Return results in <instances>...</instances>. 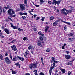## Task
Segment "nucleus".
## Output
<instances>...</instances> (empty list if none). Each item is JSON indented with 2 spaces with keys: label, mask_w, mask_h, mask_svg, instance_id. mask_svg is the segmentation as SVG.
Listing matches in <instances>:
<instances>
[{
  "label": "nucleus",
  "mask_w": 75,
  "mask_h": 75,
  "mask_svg": "<svg viewBox=\"0 0 75 75\" xmlns=\"http://www.w3.org/2000/svg\"><path fill=\"white\" fill-rule=\"evenodd\" d=\"M5 61L6 64H11V61L10 60H9V59L8 57H6V58H5Z\"/></svg>",
  "instance_id": "nucleus-5"
},
{
  "label": "nucleus",
  "mask_w": 75,
  "mask_h": 75,
  "mask_svg": "<svg viewBox=\"0 0 75 75\" xmlns=\"http://www.w3.org/2000/svg\"><path fill=\"white\" fill-rule=\"evenodd\" d=\"M12 74H17V72L15 71H14L13 70L12 71Z\"/></svg>",
  "instance_id": "nucleus-26"
},
{
  "label": "nucleus",
  "mask_w": 75,
  "mask_h": 75,
  "mask_svg": "<svg viewBox=\"0 0 75 75\" xmlns=\"http://www.w3.org/2000/svg\"><path fill=\"white\" fill-rule=\"evenodd\" d=\"M39 75H44V74L42 72H41L40 73Z\"/></svg>",
  "instance_id": "nucleus-38"
},
{
  "label": "nucleus",
  "mask_w": 75,
  "mask_h": 75,
  "mask_svg": "<svg viewBox=\"0 0 75 75\" xmlns=\"http://www.w3.org/2000/svg\"><path fill=\"white\" fill-rule=\"evenodd\" d=\"M44 19H45V17H42V21H44Z\"/></svg>",
  "instance_id": "nucleus-32"
},
{
  "label": "nucleus",
  "mask_w": 75,
  "mask_h": 75,
  "mask_svg": "<svg viewBox=\"0 0 75 75\" xmlns=\"http://www.w3.org/2000/svg\"><path fill=\"white\" fill-rule=\"evenodd\" d=\"M55 4H57V5H59L60 4V1H58L55 0Z\"/></svg>",
  "instance_id": "nucleus-23"
},
{
  "label": "nucleus",
  "mask_w": 75,
  "mask_h": 75,
  "mask_svg": "<svg viewBox=\"0 0 75 75\" xmlns=\"http://www.w3.org/2000/svg\"><path fill=\"white\" fill-rule=\"evenodd\" d=\"M40 4H42V3H44L45 1H43V0H40Z\"/></svg>",
  "instance_id": "nucleus-31"
},
{
  "label": "nucleus",
  "mask_w": 75,
  "mask_h": 75,
  "mask_svg": "<svg viewBox=\"0 0 75 75\" xmlns=\"http://www.w3.org/2000/svg\"><path fill=\"white\" fill-rule=\"evenodd\" d=\"M69 36H73V35H74V33H70V34H69Z\"/></svg>",
  "instance_id": "nucleus-37"
},
{
  "label": "nucleus",
  "mask_w": 75,
  "mask_h": 75,
  "mask_svg": "<svg viewBox=\"0 0 75 75\" xmlns=\"http://www.w3.org/2000/svg\"><path fill=\"white\" fill-rule=\"evenodd\" d=\"M50 19L51 20H53L54 19V17L52 16L50 18Z\"/></svg>",
  "instance_id": "nucleus-40"
},
{
  "label": "nucleus",
  "mask_w": 75,
  "mask_h": 75,
  "mask_svg": "<svg viewBox=\"0 0 75 75\" xmlns=\"http://www.w3.org/2000/svg\"><path fill=\"white\" fill-rule=\"evenodd\" d=\"M52 3V2L51 1H48V4H51Z\"/></svg>",
  "instance_id": "nucleus-49"
},
{
  "label": "nucleus",
  "mask_w": 75,
  "mask_h": 75,
  "mask_svg": "<svg viewBox=\"0 0 75 75\" xmlns=\"http://www.w3.org/2000/svg\"><path fill=\"white\" fill-rule=\"evenodd\" d=\"M38 34L39 35H42V36H44V34H43L41 33V31H40L38 32Z\"/></svg>",
  "instance_id": "nucleus-14"
},
{
  "label": "nucleus",
  "mask_w": 75,
  "mask_h": 75,
  "mask_svg": "<svg viewBox=\"0 0 75 75\" xmlns=\"http://www.w3.org/2000/svg\"><path fill=\"white\" fill-rule=\"evenodd\" d=\"M35 6L36 7H38L39 6H40V5H37L36 4H34Z\"/></svg>",
  "instance_id": "nucleus-42"
},
{
  "label": "nucleus",
  "mask_w": 75,
  "mask_h": 75,
  "mask_svg": "<svg viewBox=\"0 0 75 75\" xmlns=\"http://www.w3.org/2000/svg\"><path fill=\"white\" fill-rule=\"evenodd\" d=\"M37 45L38 46H40V45H41V41H38L37 42Z\"/></svg>",
  "instance_id": "nucleus-16"
},
{
  "label": "nucleus",
  "mask_w": 75,
  "mask_h": 75,
  "mask_svg": "<svg viewBox=\"0 0 75 75\" xmlns=\"http://www.w3.org/2000/svg\"><path fill=\"white\" fill-rule=\"evenodd\" d=\"M68 75H71V72L69 71L68 73Z\"/></svg>",
  "instance_id": "nucleus-59"
},
{
  "label": "nucleus",
  "mask_w": 75,
  "mask_h": 75,
  "mask_svg": "<svg viewBox=\"0 0 75 75\" xmlns=\"http://www.w3.org/2000/svg\"><path fill=\"white\" fill-rule=\"evenodd\" d=\"M60 70L62 73H63V74H65V70L64 69H61Z\"/></svg>",
  "instance_id": "nucleus-17"
},
{
  "label": "nucleus",
  "mask_w": 75,
  "mask_h": 75,
  "mask_svg": "<svg viewBox=\"0 0 75 75\" xmlns=\"http://www.w3.org/2000/svg\"><path fill=\"white\" fill-rule=\"evenodd\" d=\"M26 15V16H27V13H23V15Z\"/></svg>",
  "instance_id": "nucleus-52"
},
{
  "label": "nucleus",
  "mask_w": 75,
  "mask_h": 75,
  "mask_svg": "<svg viewBox=\"0 0 75 75\" xmlns=\"http://www.w3.org/2000/svg\"><path fill=\"white\" fill-rule=\"evenodd\" d=\"M20 7L21 8V11H23L24 10H25V5L24 4H20Z\"/></svg>",
  "instance_id": "nucleus-4"
},
{
  "label": "nucleus",
  "mask_w": 75,
  "mask_h": 75,
  "mask_svg": "<svg viewBox=\"0 0 75 75\" xmlns=\"http://www.w3.org/2000/svg\"><path fill=\"white\" fill-rule=\"evenodd\" d=\"M11 48L12 50L14 51H17V48L15 45H13L11 46Z\"/></svg>",
  "instance_id": "nucleus-7"
},
{
  "label": "nucleus",
  "mask_w": 75,
  "mask_h": 75,
  "mask_svg": "<svg viewBox=\"0 0 75 75\" xmlns=\"http://www.w3.org/2000/svg\"><path fill=\"white\" fill-rule=\"evenodd\" d=\"M9 56H10V58H11V60H12L13 57H12V56L11 55V54H10Z\"/></svg>",
  "instance_id": "nucleus-43"
},
{
  "label": "nucleus",
  "mask_w": 75,
  "mask_h": 75,
  "mask_svg": "<svg viewBox=\"0 0 75 75\" xmlns=\"http://www.w3.org/2000/svg\"><path fill=\"white\" fill-rule=\"evenodd\" d=\"M4 8L7 10L8 9H10V8H11V7L10 6V5H7V7L5 6L4 7Z\"/></svg>",
  "instance_id": "nucleus-8"
},
{
  "label": "nucleus",
  "mask_w": 75,
  "mask_h": 75,
  "mask_svg": "<svg viewBox=\"0 0 75 75\" xmlns=\"http://www.w3.org/2000/svg\"><path fill=\"white\" fill-rule=\"evenodd\" d=\"M28 12H29V13H30V14H31V15H33V14L31 13V11H28Z\"/></svg>",
  "instance_id": "nucleus-45"
},
{
  "label": "nucleus",
  "mask_w": 75,
  "mask_h": 75,
  "mask_svg": "<svg viewBox=\"0 0 75 75\" xmlns=\"http://www.w3.org/2000/svg\"><path fill=\"white\" fill-rule=\"evenodd\" d=\"M16 41V39H15L14 40H13L12 42L11 43H14V42H15Z\"/></svg>",
  "instance_id": "nucleus-48"
},
{
  "label": "nucleus",
  "mask_w": 75,
  "mask_h": 75,
  "mask_svg": "<svg viewBox=\"0 0 75 75\" xmlns=\"http://www.w3.org/2000/svg\"><path fill=\"white\" fill-rule=\"evenodd\" d=\"M55 4V0H54L53 1V2L52 3V4L54 5Z\"/></svg>",
  "instance_id": "nucleus-30"
},
{
  "label": "nucleus",
  "mask_w": 75,
  "mask_h": 75,
  "mask_svg": "<svg viewBox=\"0 0 75 75\" xmlns=\"http://www.w3.org/2000/svg\"><path fill=\"white\" fill-rule=\"evenodd\" d=\"M11 25V27H13L14 26V25H13V23H10Z\"/></svg>",
  "instance_id": "nucleus-46"
},
{
  "label": "nucleus",
  "mask_w": 75,
  "mask_h": 75,
  "mask_svg": "<svg viewBox=\"0 0 75 75\" xmlns=\"http://www.w3.org/2000/svg\"><path fill=\"white\" fill-rule=\"evenodd\" d=\"M24 2L25 3H27V0H24Z\"/></svg>",
  "instance_id": "nucleus-57"
},
{
  "label": "nucleus",
  "mask_w": 75,
  "mask_h": 75,
  "mask_svg": "<svg viewBox=\"0 0 75 75\" xmlns=\"http://www.w3.org/2000/svg\"><path fill=\"white\" fill-rule=\"evenodd\" d=\"M25 75H30V73H25Z\"/></svg>",
  "instance_id": "nucleus-55"
},
{
  "label": "nucleus",
  "mask_w": 75,
  "mask_h": 75,
  "mask_svg": "<svg viewBox=\"0 0 75 75\" xmlns=\"http://www.w3.org/2000/svg\"><path fill=\"white\" fill-rule=\"evenodd\" d=\"M61 21H62V22H63V23H65V24H67L68 25H71L70 23L66 22L65 21H63L62 20H61Z\"/></svg>",
  "instance_id": "nucleus-13"
},
{
  "label": "nucleus",
  "mask_w": 75,
  "mask_h": 75,
  "mask_svg": "<svg viewBox=\"0 0 75 75\" xmlns=\"http://www.w3.org/2000/svg\"><path fill=\"white\" fill-rule=\"evenodd\" d=\"M4 30L5 31L6 34H9L10 32H9V30H8L7 28H4Z\"/></svg>",
  "instance_id": "nucleus-10"
},
{
  "label": "nucleus",
  "mask_w": 75,
  "mask_h": 75,
  "mask_svg": "<svg viewBox=\"0 0 75 75\" xmlns=\"http://www.w3.org/2000/svg\"><path fill=\"white\" fill-rule=\"evenodd\" d=\"M16 16V15H11V17H15Z\"/></svg>",
  "instance_id": "nucleus-44"
},
{
  "label": "nucleus",
  "mask_w": 75,
  "mask_h": 75,
  "mask_svg": "<svg viewBox=\"0 0 75 75\" xmlns=\"http://www.w3.org/2000/svg\"><path fill=\"white\" fill-rule=\"evenodd\" d=\"M17 57L19 59L21 60L22 61H23L24 60V58L18 56H17Z\"/></svg>",
  "instance_id": "nucleus-12"
},
{
  "label": "nucleus",
  "mask_w": 75,
  "mask_h": 75,
  "mask_svg": "<svg viewBox=\"0 0 75 75\" xmlns=\"http://www.w3.org/2000/svg\"><path fill=\"white\" fill-rule=\"evenodd\" d=\"M60 20H61V19H59V18L58 19V20L57 21H56L58 23V22H59V21H60Z\"/></svg>",
  "instance_id": "nucleus-28"
},
{
  "label": "nucleus",
  "mask_w": 75,
  "mask_h": 75,
  "mask_svg": "<svg viewBox=\"0 0 75 75\" xmlns=\"http://www.w3.org/2000/svg\"><path fill=\"white\" fill-rule=\"evenodd\" d=\"M19 62H17V63H16L15 64V65H18L19 64Z\"/></svg>",
  "instance_id": "nucleus-53"
},
{
  "label": "nucleus",
  "mask_w": 75,
  "mask_h": 75,
  "mask_svg": "<svg viewBox=\"0 0 75 75\" xmlns=\"http://www.w3.org/2000/svg\"><path fill=\"white\" fill-rule=\"evenodd\" d=\"M64 29L65 31H67V26L66 25L65 26V27H64Z\"/></svg>",
  "instance_id": "nucleus-36"
},
{
  "label": "nucleus",
  "mask_w": 75,
  "mask_h": 75,
  "mask_svg": "<svg viewBox=\"0 0 75 75\" xmlns=\"http://www.w3.org/2000/svg\"><path fill=\"white\" fill-rule=\"evenodd\" d=\"M49 28V27L48 26H46V28L45 29V32L47 33V31H48V29Z\"/></svg>",
  "instance_id": "nucleus-15"
},
{
  "label": "nucleus",
  "mask_w": 75,
  "mask_h": 75,
  "mask_svg": "<svg viewBox=\"0 0 75 75\" xmlns=\"http://www.w3.org/2000/svg\"><path fill=\"white\" fill-rule=\"evenodd\" d=\"M52 65L53 66V67H55V62H54L52 64Z\"/></svg>",
  "instance_id": "nucleus-41"
},
{
  "label": "nucleus",
  "mask_w": 75,
  "mask_h": 75,
  "mask_svg": "<svg viewBox=\"0 0 75 75\" xmlns=\"http://www.w3.org/2000/svg\"><path fill=\"white\" fill-rule=\"evenodd\" d=\"M46 52H50V49L49 48H48L46 50Z\"/></svg>",
  "instance_id": "nucleus-27"
},
{
  "label": "nucleus",
  "mask_w": 75,
  "mask_h": 75,
  "mask_svg": "<svg viewBox=\"0 0 75 75\" xmlns=\"http://www.w3.org/2000/svg\"><path fill=\"white\" fill-rule=\"evenodd\" d=\"M65 58H66L67 59H70L71 58V56L69 54L66 55H65Z\"/></svg>",
  "instance_id": "nucleus-9"
},
{
  "label": "nucleus",
  "mask_w": 75,
  "mask_h": 75,
  "mask_svg": "<svg viewBox=\"0 0 75 75\" xmlns=\"http://www.w3.org/2000/svg\"><path fill=\"white\" fill-rule=\"evenodd\" d=\"M33 72H35V75H38V74H37V70L33 71Z\"/></svg>",
  "instance_id": "nucleus-25"
},
{
  "label": "nucleus",
  "mask_w": 75,
  "mask_h": 75,
  "mask_svg": "<svg viewBox=\"0 0 75 75\" xmlns=\"http://www.w3.org/2000/svg\"><path fill=\"white\" fill-rule=\"evenodd\" d=\"M70 8L71 10H73L74 9V6H70Z\"/></svg>",
  "instance_id": "nucleus-35"
},
{
  "label": "nucleus",
  "mask_w": 75,
  "mask_h": 75,
  "mask_svg": "<svg viewBox=\"0 0 75 75\" xmlns=\"http://www.w3.org/2000/svg\"><path fill=\"white\" fill-rule=\"evenodd\" d=\"M67 65H72V62H69L67 64Z\"/></svg>",
  "instance_id": "nucleus-19"
},
{
  "label": "nucleus",
  "mask_w": 75,
  "mask_h": 75,
  "mask_svg": "<svg viewBox=\"0 0 75 75\" xmlns=\"http://www.w3.org/2000/svg\"><path fill=\"white\" fill-rule=\"evenodd\" d=\"M58 23L55 21L53 23L52 25L53 26H56L58 25Z\"/></svg>",
  "instance_id": "nucleus-11"
},
{
  "label": "nucleus",
  "mask_w": 75,
  "mask_h": 75,
  "mask_svg": "<svg viewBox=\"0 0 75 75\" xmlns=\"http://www.w3.org/2000/svg\"><path fill=\"white\" fill-rule=\"evenodd\" d=\"M2 7H1V6H0V10L1 11H3L2 10Z\"/></svg>",
  "instance_id": "nucleus-60"
},
{
  "label": "nucleus",
  "mask_w": 75,
  "mask_h": 75,
  "mask_svg": "<svg viewBox=\"0 0 75 75\" xmlns=\"http://www.w3.org/2000/svg\"><path fill=\"white\" fill-rule=\"evenodd\" d=\"M61 12L62 13H63L65 15H67V14H69V13H71L72 12V10H67L66 9L64 8L61 10Z\"/></svg>",
  "instance_id": "nucleus-1"
},
{
  "label": "nucleus",
  "mask_w": 75,
  "mask_h": 75,
  "mask_svg": "<svg viewBox=\"0 0 75 75\" xmlns=\"http://www.w3.org/2000/svg\"><path fill=\"white\" fill-rule=\"evenodd\" d=\"M0 59H1V60L3 61V56L1 54H0Z\"/></svg>",
  "instance_id": "nucleus-20"
},
{
  "label": "nucleus",
  "mask_w": 75,
  "mask_h": 75,
  "mask_svg": "<svg viewBox=\"0 0 75 75\" xmlns=\"http://www.w3.org/2000/svg\"><path fill=\"white\" fill-rule=\"evenodd\" d=\"M52 60H53V61H55V58H54V57H52Z\"/></svg>",
  "instance_id": "nucleus-50"
},
{
  "label": "nucleus",
  "mask_w": 75,
  "mask_h": 75,
  "mask_svg": "<svg viewBox=\"0 0 75 75\" xmlns=\"http://www.w3.org/2000/svg\"><path fill=\"white\" fill-rule=\"evenodd\" d=\"M25 54L27 55H29V51H28V50H26L25 52Z\"/></svg>",
  "instance_id": "nucleus-18"
},
{
  "label": "nucleus",
  "mask_w": 75,
  "mask_h": 75,
  "mask_svg": "<svg viewBox=\"0 0 75 75\" xmlns=\"http://www.w3.org/2000/svg\"><path fill=\"white\" fill-rule=\"evenodd\" d=\"M54 63H58V61H55V60L54 61Z\"/></svg>",
  "instance_id": "nucleus-58"
},
{
  "label": "nucleus",
  "mask_w": 75,
  "mask_h": 75,
  "mask_svg": "<svg viewBox=\"0 0 75 75\" xmlns=\"http://www.w3.org/2000/svg\"><path fill=\"white\" fill-rule=\"evenodd\" d=\"M39 19H40V17H37V18L36 19V20H39Z\"/></svg>",
  "instance_id": "nucleus-63"
},
{
  "label": "nucleus",
  "mask_w": 75,
  "mask_h": 75,
  "mask_svg": "<svg viewBox=\"0 0 75 75\" xmlns=\"http://www.w3.org/2000/svg\"><path fill=\"white\" fill-rule=\"evenodd\" d=\"M55 68L54 67L52 66L50 67V69L49 70V73L50 75H51V73H52V70L53 69H54Z\"/></svg>",
  "instance_id": "nucleus-6"
},
{
  "label": "nucleus",
  "mask_w": 75,
  "mask_h": 75,
  "mask_svg": "<svg viewBox=\"0 0 75 75\" xmlns=\"http://www.w3.org/2000/svg\"><path fill=\"white\" fill-rule=\"evenodd\" d=\"M17 67H18V68H20V64H19L17 65Z\"/></svg>",
  "instance_id": "nucleus-51"
},
{
  "label": "nucleus",
  "mask_w": 75,
  "mask_h": 75,
  "mask_svg": "<svg viewBox=\"0 0 75 75\" xmlns=\"http://www.w3.org/2000/svg\"><path fill=\"white\" fill-rule=\"evenodd\" d=\"M33 16H34V18H35V17H36V16H37V15H33Z\"/></svg>",
  "instance_id": "nucleus-62"
},
{
  "label": "nucleus",
  "mask_w": 75,
  "mask_h": 75,
  "mask_svg": "<svg viewBox=\"0 0 75 75\" xmlns=\"http://www.w3.org/2000/svg\"><path fill=\"white\" fill-rule=\"evenodd\" d=\"M37 66V64L33 63L32 64H30L29 65V68L30 69H33V68L35 67V68H36Z\"/></svg>",
  "instance_id": "nucleus-3"
},
{
  "label": "nucleus",
  "mask_w": 75,
  "mask_h": 75,
  "mask_svg": "<svg viewBox=\"0 0 75 75\" xmlns=\"http://www.w3.org/2000/svg\"><path fill=\"white\" fill-rule=\"evenodd\" d=\"M39 38L41 41H43V40H44V38L43 37L40 36L39 37Z\"/></svg>",
  "instance_id": "nucleus-21"
},
{
  "label": "nucleus",
  "mask_w": 75,
  "mask_h": 75,
  "mask_svg": "<svg viewBox=\"0 0 75 75\" xmlns=\"http://www.w3.org/2000/svg\"><path fill=\"white\" fill-rule=\"evenodd\" d=\"M12 28L13 29H17V26H14Z\"/></svg>",
  "instance_id": "nucleus-33"
},
{
  "label": "nucleus",
  "mask_w": 75,
  "mask_h": 75,
  "mask_svg": "<svg viewBox=\"0 0 75 75\" xmlns=\"http://www.w3.org/2000/svg\"><path fill=\"white\" fill-rule=\"evenodd\" d=\"M37 28H34V31H37Z\"/></svg>",
  "instance_id": "nucleus-56"
},
{
  "label": "nucleus",
  "mask_w": 75,
  "mask_h": 75,
  "mask_svg": "<svg viewBox=\"0 0 75 75\" xmlns=\"http://www.w3.org/2000/svg\"><path fill=\"white\" fill-rule=\"evenodd\" d=\"M22 18H23V19H25V16H22Z\"/></svg>",
  "instance_id": "nucleus-47"
},
{
  "label": "nucleus",
  "mask_w": 75,
  "mask_h": 75,
  "mask_svg": "<svg viewBox=\"0 0 75 75\" xmlns=\"http://www.w3.org/2000/svg\"><path fill=\"white\" fill-rule=\"evenodd\" d=\"M33 48V46L30 45L28 47V48L29 50H30V49H32V48Z\"/></svg>",
  "instance_id": "nucleus-24"
},
{
  "label": "nucleus",
  "mask_w": 75,
  "mask_h": 75,
  "mask_svg": "<svg viewBox=\"0 0 75 75\" xmlns=\"http://www.w3.org/2000/svg\"><path fill=\"white\" fill-rule=\"evenodd\" d=\"M13 61H17V59L16 58V57H14L12 59Z\"/></svg>",
  "instance_id": "nucleus-22"
},
{
  "label": "nucleus",
  "mask_w": 75,
  "mask_h": 75,
  "mask_svg": "<svg viewBox=\"0 0 75 75\" xmlns=\"http://www.w3.org/2000/svg\"><path fill=\"white\" fill-rule=\"evenodd\" d=\"M18 30L19 31H23V30L21 29L20 28H18Z\"/></svg>",
  "instance_id": "nucleus-34"
},
{
  "label": "nucleus",
  "mask_w": 75,
  "mask_h": 75,
  "mask_svg": "<svg viewBox=\"0 0 75 75\" xmlns=\"http://www.w3.org/2000/svg\"><path fill=\"white\" fill-rule=\"evenodd\" d=\"M19 14H20V16H22V15H23V13H22L21 12H19Z\"/></svg>",
  "instance_id": "nucleus-39"
},
{
  "label": "nucleus",
  "mask_w": 75,
  "mask_h": 75,
  "mask_svg": "<svg viewBox=\"0 0 75 75\" xmlns=\"http://www.w3.org/2000/svg\"><path fill=\"white\" fill-rule=\"evenodd\" d=\"M23 40H24V41H25V40L27 39V38L26 37H25L23 38Z\"/></svg>",
  "instance_id": "nucleus-29"
},
{
  "label": "nucleus",
  "mask_w": 75,
  "mask_h": 75,
  "mask_svg": "<svg viewBox=\"0 0 75 75\" xmlns=\"http://www.w3.org/2000/svg\"><path fill=\"white\" fill-rule=\"evenodd\" d=\"M31 53H32V54H33L34 52H33V50H32L31 51Z\"/></svg>",
  "instance_id": "nucleus-64"
},
{
  "label": "nucleus",
  "mask_w": 75,
  "mask_h": 75,
  "mask_svg": "<svg viewBox=\"0 0 75 75\" xmlns=\"http://www.w3.org/2000/svg\"><path fill=\"white\" fill-rule=\"evenodd\" d=\"M16 11H20V9L18 8V9H16Z\"/></svg>",
  "instance_id": "nucleus-61"
},
{
  "label": "nucleus",
  "mask_w": 75,
  "mask_h": 75,
  "mask_svg": "<svg viewBox=\"0 0 75 75\" xmlns=\"http://www.w3.org/2000/svg\"><path fill=\"white\" fill-rule=\"evenodd\" d=\"M3 13H6V11L4 10V9H3Z\"/></svg>",
  "instance_id": "nucleus-54"
},
{
  "label": "nucleus",
  "mask_w": 75,
  "mask_h": 75,
  "mask_svg": "<svg viewBox=\"0 0 75 75\" xmlns=\"http://www.w3.org/2000/svg\"><path fill=\"white\" fill-rule=\"evenodd\" d=\"M8 13L10 16H12L13 14H15V12L13 10V9H10L8 11Z\"/></svg>",
  "instance_id": "nucleus-2"
}]
</instances>
